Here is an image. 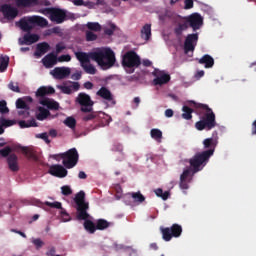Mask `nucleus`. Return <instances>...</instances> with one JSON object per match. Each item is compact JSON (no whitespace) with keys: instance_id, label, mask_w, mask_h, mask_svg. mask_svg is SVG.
<instances>
[{"instance_id":"nucleus-30","label":"nucleus","mask_w":256,"mask_h":256,"mask_svg":"<svg viewBox=\"0 0 256 256\" xmlns=\"http://www.w3.org/2000/svg\"><path fill=\"white\" fill-rule=\"evenodd\" d=\"M141 38L145 41L151 39V24H145L141 29Z\"/></svg>"},{"instance_id":"nucleus-59","label":"nucleus","mask_w":256,"mask_h":256,"mask_svg":"<svg viewBox=\"0 0 256 256\" xmlns=\"http://www.w3.org/2000/svg\"><path fill=\"white\" fill-rule=\"evenodd\" d=\"M73 91H79L81 85L79 82H72V85L70 86Z\"/></svg>"},{"instance_id":"nucleus-18","label":"nucleus","mask_w":256,"mask_h":256,"mask_svg":"<svg viewBox=\"0 0 256 256\" xmlns=\"http://www.w3.org/2000/svg\"><path fill=\"white\" fill-rule=\"evenodd\" d=\"M45 205H47V207H50L51 209H61V217L64 221H71V217L69 216V213H67V211H65V209H63V206L61 204V202H49L46 201Z\"/></svg>"},{"instance_id":"nucleus-47","label":"nucleus","mask_w":256,"mask_h":256,"mask_svg":"<svg viewBox=\"0 0 256 256\" xmlns=\"http://www.w3.org/2000/svg\"><path fill=\"white\" fill-rule=\"evenodd\" d=\"M36 137L38 139H42L43 141H45V143H47V145H49V143H51V140H49V134L47 132L37 134Z\"/></svg>"},{"instance_id":"nucleus-39","label":"nucleus","mask_w":256,"mask_h":256,"mask_svg":"<svg viewBox=\"0 0 256 256\" xmlns=\"http://www.w3.org/2000/svg\"><path fill=\"white\" fill-rule=\"evenodd\" d=\"M64 125H66V127H69L70 129H75L77 125V120H75V118L73 117H67L64 121Z\"/></svg>"},{"instance_id":"nucleus-33","label":"nucleus","mask_w":256,"mask_h":256,"mask_svg":"<svg viewBox=\"0 0 256 256\" xmlns=\"http://www.w3.org/2000/svg\"><path fill=\"white\" fill-rule=\"evenodd\" d=\"M18 124L21 129H27L29 127H37V122L35 121V119L28 120V121L21 120L18 122Z\"/></svg>"},{"instance_id":"nucleus-56","label":"nucleus","mask_w":256,"mask_h":256,"mask_svg":"<svg viewBox=\"0 0 256 256\" xmlns=\"http://www.w3.org/2000/svg\"><path fill=\"white\" fill-rule=\"evenodd\" d=\"M193 0H185L184 1V9H193Z\"/></svg>"},{"instance_id":"nucleus-10","label":"nucleus","mask_w":256,"mask_h":256,"mask_svg":"<svg viewBox=\"0 0 256 256\" xmlns=\"http://www.w3.org/2000/svg\"><path fill=\"white\" fill-rule=\"evenodd\" d=\"M76 103L80 105V111L82 113H91L93 111V105L95 102L92 101L91 96L87 93H79L76 97Z\"/></svg>"},{"instance_id":"nucleus-38","label":"nucleus","mask_w":256,"mask_h":256,"mask_svg":"<svg viewBox=\"0 0 256 256\" xmlns=\"http://www.w3.org/2000/svg\"><path fill=\"white\" fill-rule=\"evenodd\" d=\"M22 153H24L28 159H37V156H35V152H33L32 149H29L28 147L22 146L20 147Z\"/></svg>"},{"instance_id":"nucleus-43","label":"nucleus","mask_w":256,"mask_h":256,"mask_svg":"<svg viewBox=\"0 0 256 256\" xmlns=\"http://www.w3.org/2000/svg\"><path fill=\"white\" fill-rule=\"evenodd\" d=\"M8 89H10V91H13L14 93H21V88H19V83H15L13 81H11L8 84Z\"/></svg>"},{"instance_id":"nucleus-46","label":"nucleus","mask_w":256,"mask_h":256,"mask_svg":"<svg viewBox=\"0 0 256 256\" xmlns=\"http://www.w3.org/2000/svg\"><path fill=\"white\" fill-rule=\"evenodd\" d=\"M0 124L4 127H12V125H15V120H7L5 118H1Z\"/></svg>"},{"instance_id":"nucleus-26","label":"nucleus","mask_w":256,"mask_h":256,"mask_svg":"<svg viewBox=\"0 0 256 256\" xmlns=\"http://www.w3.org/2000/svg\"><path fill=\"white\" fill-rule=\"evenodd\" d=\"M124 199H132L133 203H137V205H140V203H143L145 201V196L138 191L126 194Z\"/></svg>"},{"instance_id":"nucleus-28","label":"nucleus","mask_w":256,"mask_h":256,"mask_svg":"<svg viewBox=\"0 0 256 256\" xmlns=\"http://www.w3.org/2000/svg\"><path fill=\"white\" fill-rule=\"evenodd\" d=\"M53 93H55V89L53 87L42 86L36 91V97H42V99H45V95H53Z\"/></svg>"},{"instance_id":"nucleus-31","label":"nucleus","mask_w":256,"mask_h":256,"mask_svg":"<svg viewBox=\"0 0 256 256\" xmlns=\"http://www.w3.org/2000/svg\"><path fill=\"white\" fill-rule=\"evenodd\" d=\"M182 111V119H185L186 121L193 119V108H190L189 106H183Z\"/></svg>"},{"instance_id":"nucleus-53","label":"nucleus","mask_w":256,"mask_h":256,"mask_svg":"<svg viewBox=\"0 0 256 256\" xmlns=\"http://www.w3.org/2000/svg\"><path fill=\"white\" fill-rule=\"evenodd\" d=\"M65 49H67V46H65V44L63 42H59L56 44V55L58 53H62L63 51H65Z\"/></svg>"},{"instance_id":"nucleus-23","label":"nucleus","mask_w":256,"mask_h":256,"mask_svg":"<svg viewBox=\"0 0 256 256\" xmlns=\"http://www.w3.org/2000/svg\"><path fill=\"white\" fill-rule=\"evenodd\" d=\"M40 105H43L44 107H47V109H50L52 111H59V104L55 102V100L49 98H41Z\"/></svg>"},{"instance_id":"nucleus-21","label":"nucleus","mask_w":256,"mask_h":256,"mask_svg":"<svg viewBox=\"0 0 256 256\" xmlns=\"http://www.w3.org/2000/svg\"><path fill=\"white\" fill-rule=\"evenodd\" d=\"M19 158L15 154H10L7 158V163L10 171L14 173L19 171Z\"/></svg>"},{"instance_id":"nucleus-35","label":"nucleus","mask_w":256,"mask_h":256,"mask_svg":"<svg viewBox=\"0 0 256 256\" xmlns=\"http://www.w3.org/2000/svg\"><path fill=\"white\" fill-rule=\"evenodd\" d=\"M110 223L105 219H98L96 222V229L98 231H104V229L109 228Z\"/></svg>"},{"instance_id":"nucleus-37","label":"nucleus","mask_w":256,"mask_h":256,"mask_svg":"<svg viewBox=\"0 0 256 256\" xmlns=\"http://www.w3.org/2000/svg\"><path fill=\"white\" fill-rule=\"evenodd\" d=\"M150 135H151L152 139H155V141H161V139H163V132H161V130H159L157 128H153L150 131Z\"/></svg>"},{"instance_id":"nucleus-12","label":"nucleus","mask_w":256,"mask_h":256,"mask_svg":"<svg viewBox=\"0 0 256 256\" xmlns=\"http://www.w3.org/2000/svg\"><path fill=\"white\" fill-rule=\"evenodd\" d=\"M184 19L188 24V27H191L193 31H199L203 27V16L199 13H193L189 16H185Z\"/></svg>"},{"instance_id":"nucleus-7","label":"nucleus","mask_w":256,"mask_h":256,"mask_svg":"<svg viewBox=\"0 0 256 256\" xmlns=\"http://www.w3.org/2000/svg\"><path fill=\"white\" fill-rule=\"evenodd\" d=\"M160 233L162 235L163 241L169 242L171 239L179 238L183 233V227L179 224H173L171 227H160Z\"/></svg>"},{"instance_id":"nucleus-4","label":"nucleus","mask_w":256,"mask_h":256,"mask_svg":"<svg viewBox=\"0 0 256 256\" xmlns=\"http://www.w3.org/2000/svg\"><path fill=\"white\" fill-rule=\"evenodd\" d=\"M92 58L104 70L111 69L116 61L115 52L111 48H96Z\"/></svg>"},{"instance_id":"nucleus-60","label":"nucleus","mask_w":256,"mask_h":256,"mask_svg":"<svg viewBox=\"0 0 256 256\" xmlns=\"http://www.w3.org/2000/svg\"><path fill=\"white\" fill-rule=\"evenodd\" d=\"M170 195L169 191L162 192L161 199H163V201H167Z\"/></svg>"},{"instance_id":"nucleus-58","label":"nucleus","mask_w":256,"mask_h":256,"mask_svg":"<svg viewBox=\"0 0 256 256\" xmlns=\"http://www.w3.org/2000/svg\"><path fill=\"white\" fill-rule=\"evenodd\" d=\"M95 2L92 1H85L84 2V7H87L88 9H95Z\"/></svg>"},{"instance_id":"nucleus-48","label":"nucleus","mask_w":256,"mask_h":256,"mask_svg":"<svg viewBox=\"0 0 256 256\" xmlns=\"http://www.w3.org/2000/svg\"><path fill=\"white\" fill-rule=\"evenodd\" d=\"M117 29V26L115 24H110L109 28H105L104 29V33L105 35H113V33H115V30Z\"/></svg>"},{"instance_id":"nucleus-52","label":"nucleus","mask_w":256,"mask_h":256,"mask_svg":"<svg viewBox=\"0 0 256 256\" xmlns=\"http://www.w3.org/2000/svg\"><path fill=\"white\" fill-rule=\"evenodd\" d=\"M86 41H97V36L91 31H86Z\"/></svg>"},{"instance_id":"nucleus-41","label":"nucleus","mask_w":256,"mask_h":256,"mask_svg":"<svg viewBox=\"0 0 256 256\" xmlns=\"http://www.w3.org/2000/svg\"><path fill=\"white\" fill-rule=\"evenodd\" d=\"M61 193L64 197H69V195H73V190L71 189V186L64 185L61 187Z\"/></svg>"},{"instance_id":"nucleus-64","label":"nucleus","mask_w":256,"mask_h":256,"mask_svg":"<svg viewBox=\"0 0 256 256\" xmlns=\"http://www.w3.org/2000/svg\"><path fill=\"white\" fill-rule=\"evenodd\" d=\"M85 89H93V84L90 81L84 83Z\"/></svg>"},{"instance_id":"nucleus-14","label":"nucleus","mask_w":256,"mask_h":256,"mask_svg":"<svg viewBox=\"0 0 256 256\" xmlns=\"http://www.w3.org/2000/svg\"><path fill=\"white\" fill-rule=\"evenodd\" d=\"M197 41H199L198 33L188 34L184 41V52L187 54L191 51H195V47L197 46Z\"/></svg>"},{"instance_id":"nucleus-62","label":"nucleus","mask_w":256,"mask_h":256,"mask_svg":"<svg viewBox=\"0 0 256 256\" xmlns=\"http://www.w3.org/2000/svg\"><path fill=\"white\" fill-rule=\"evenodd\" d=\"M173 114H174V112L172 109L165 110V117H168V118L173 117Z\"/></svg>"},{"instance_id":"nucleus-42","label":"nucleus","mask_w":256,"mask_h":256,"mask_svg":"<svg viewBox=\"0 0 256 256\" xmlns=\"http://www.w3.org/2000/svg\"><path fill=\"white\" fill-rule=\"evenodd\" d=\"M0 113L1 115H7L9 113V107H7V101L5 100L0 101Z\"/></svg>"},{"instance_id":"nucleus-34","label":"nucleus","mask_w":256,"mask_h":256,"mask_svg":"<svg viewBox=\"0 0 256 256\" xmlns=\"http://www.w3.org/2000/svg\"><path fill=\"white\" fill-rule=\"evenodd\" d=\"M7 67H9V57L1 56V58H0V73H5V71H7Z\"/></svg>"},{"instance_id":"nucleus-63","label":"nucleus","mask_w":256,"mask_h":256,"mask_svg":"<svg viewBox=\"0 0 256 256\" xmlns=\"http://www.w3.org/2000/svg\"><path fill=\"white\" fill-rule=\"evenodd\" d=\"M48 135L53 138L57 137V130L55 129L49 130Z\"/></svg>"},{"instance_id":"nucleus-16","label":"nucleus","mask_w":256,"mask_h":256,"mask_svg":"<svg viewBox=\"0 0 256 256\" xmlns=\"http://www.w3.org/2000/svg\"><path fill=\"white\" fill-rule=\"evenodd\" d=\"M48 173L53 175V177H58L59 179H63V177H67V169L62 165L55 164L50 166Z\"/></svg>"},{"instance_id":"nucleus-15","label":"nucleus","mask_w":256,"mask_h":256,"mask_svg":"<svg viewBox=\"0 0 256 256\" xmlns=\"http://www.w3.org/2000/svg\"><path fill=\"white\" fill-rule=\"evenodd\" d=\"M50 75L54 77V79L61 81L63 79H67L69 75H71V68L69 67H56L50 71Z\"/></svg>"},{"instance_id":"nucleus-32","label":"nucleus","mask_w":256,"mask_h":256,"mask_svg":"<svg viewBox=\"0 0 256 256\" xmlns=\"http://www.w3.org/2000/svg\"><path fill=\"white\" fill-rule=\"evenodd\" d=\"M17 7H32L37 5V0H15Z\"/></svg>"},{"instance_id":"nucleus-20","label":"nucleus","mask_w":256,"mask_h":256,"mask_svg":"<svg viewBox=\"0 0 256 256\" xmlns=\"http://www.w3.org/2000/svg\"><path fill=\"white\" fill-rule=\"evenodd\" d=\"M16 109H24V111H18V115H24V117H28L29 115V105H27V102L23 100V98H18L16 100Z\"/></svg>"},{"instance_id":"nucleus-13","label":"nucleus","mask_w":256,"mask_h":256,"mask_svg":"<svg viewBox=\"0 0 256 256\" xmlns=\"http://www.w3.org/2000/svg\"><path fill=\"white\" fill-rule=\"evenodd\" d=\"M153 77H156V79L153 80V85H167L171 81V75L165 74V72L159 70V69H154L152 72Z\"/></svg>"},{"instance_id":"nucleus-50","label":"nucleus","mask_w":256,"mask_h":256,"mask_svg":"<svg viewBox=\"0 0 256 256\" xmlns=\"http://www.w3.org/2000/svg\"><path fill=\"white\" fill-rule=\"evenodd\" d=\"M59 63H69L71 61V55L65 54L57 58Z\"/></svg>"},{"instance_id":"nucleus-51","label":"nucleus","mask_w":256,"mask_h":256,"mask_svg":"<svg viewBox=\"0 0 256 256\" xmlns=\"http://www.w3.org/2000/svg\"><path fill=\"white\" fill-rule=\"evenodd\" d=\"M89 114L83 116V121H93V119H95L97 117V114H95V112H87Z\"/></svg>"},{"instance_id":"nucleus-24","label":"nucleus","mask_w":256,"mask_h":256,"mask_svg":"<svg viewBox=\"0 0 256 256\" xmlns=\"http://www.w3.org/2000/svg\"><path fill=\"white\" fill-rule=\"evenodd\" d=\"M96 95L98 97H101L105 101H113V93H111V90L107 87L103 86L101 87L97 92Z\"/></svg>"},{"instance_id":"nucleus-5","label":"nucleus","mask_w":256,"mask_h":256,"mask_svg":"<svg viewBox=\"0 0 256 256\" xmlns=\"http://www.w3.org/2000/svg\"><path fill=\"white\" fill-rule=\"evenodd\" d=\"M200 109H203L206 111L202 117V119L195 123V127L198 131H211V129H215L217 127V121L215 120V112L211 108H209V105L207 104H200Z\"/></svg>"},{"instance_id":"nucleus-8","label":"nucleus","mask_w":256,"mask_h":256,"mask_svg":"<svg viewBox=\"0 0 256 256\" xmlns=\"http://www.w3.org/2000/svg\"><path fill=\"white\" fill-rule=\"evenodd\" d=\"M60 157L63 159L62 163L66 169H73L79 163V152H77V148L69 149L60 154Z\"/></svg>"},{"instance_id":"nucleus-9","label":"nucleus","mask_w":256,"mask_h":256,"mask_svg":"<svg viewBox=\"0 0 256 256\" xmlns=\"http://www.w3.org/2000/svg\"><path fill=\"white\" fill-rule=\"evenodd\" d=\"M0 15H2L3 20L7 23L15 21L19 17V9L11 4H2L0 5Z\"/></svg>"},{"instance_id":"nucleus-57","label":"nucleus","mask_w":256,"mask_h":256,"mask_svg":"<svg viewBox=\"0 0 256 256\" xmlns=\"http://www.w3.org/2000/svg\"><path fill=\"white\" fill-rule=\"evenodd\" d=\"M11 233H17V235H20L21 237H23L24 239H27V234H25V232H22L21 230H17V229H10Z\"/></svg>"},{"instance_id":"nucleus-11","label":"nucleus","mask_w":256,"mask_h":256,"mask_svg":"<svg viewBox=\"0 0 256 256\" xmlns=\"http://www.w3.org/2000/svg\"><path fill=\"white\" fill-rule=\"evenodd\" d=\"M44 11L50 15V21L57 23V25H61L67 19V12L61 8H46Z\"/></svg>"},{"instance_id":"nucleus-25","label":"nucleus","mask_w":256,"mask_h":256,"mask_svg":"<svg viewBox=\"0 0 256 256\" xmlns=\"http://www.w3.org/2000/svg\"><path fill=\"white\" fill-rule=\"evenodd\" d=\"M49 49H51V46L49 45V43L41 42V43L37 44L36 51H35L34 55H35V57L39 58L42 55H45V53H47V51H49Z\"/></svg>"},{"instance_id":"nucleus-27","label":"nucleus","mask_w":256,"mask_h":256,"mask_svg":"<svg viewBox=\"0 0 256 256\" xmlns=\"http://www.w3.org/2000/svg\"><path fill=\"white\" fill-rule=\"evenodd\" d=\"M187 29H189V24H187V20H185V17H183L182 21H180L175 27L174 33L177 35V37H181V35H183V31H187Z\"/></svg>"},{"instance_id":"nucleus-61","label":"nucleus","mask_w":256,"mask_h":256,"mask_svg":"<svg viewBox=\"0 0 256 256\" xmlns=\"http://www.w3.org/2000/svg\"><path fill=\"white\" fill-rule=\"evenodd\" d=\"M205 76V71L200 70L195 74V79H201V77Z\"/></svg>"},{"instance_id":"nucleus-6","label":"nucleus","mask_w":256,"mask_h":256,"mask_svg":"<svg viewBox=\"0 0 256 256\" xmlns=\"http://www.w3.org/2000/svg\"><path fill=\"white\" fill-rule=\"evenodd\" d=\"M141 65V58L135 51H128L122 58V66L125 69H130L128 73H135V68Z\"/></svg>"},{"instance_id":"nucleus-1","label":"nucleus","mask_w":256,"mask_h":256,"mask_svg":"<svg viewBox=\"0 0 256 256\" xmlns=\"http://www.w3.org/2000/svg\"><path fill=\"white\" fill-rule=\"evenodd\" d=\"M219 144L217 137L206 138L203 141L204 149H208L202 152L196 153L192 158L189 159L190 167L183 170L180 175L179 187L180 189H189V183L193 181L195 173L203 171L205 165L209 163V159L213 157L215 148Z\"/></svg>"},{"instance_id":"nucleus-44","label":"nucleus","mask_w":256,"mask_h":256,"mask_svg":"<svg viewBox=\"0 0 256 256\" xmlns=\"http://www.w3.org/2000/svg\"><path fill=\"white\" fill-rule=\"evenodd\" d=\"M58 89H60V91H62V93H64L65 95H71V93H73L71 86H65V85H58L57 86Z\"/></svg>"},{"instance_id":"nucleus-2","label":"nucleus","mask_w":256,"mask_h":256,"mask_svg":"<svg viewBox=\"0 0 256 256\" xmlns=\"http://www.w3.org/2000/svg\"><path fill=\"white\" fill-rule=\"evenodd\" d=\"M19 27L25 34L22 38H19V45H33V43H37L40 37L38 34H30L35 27H47L49 22L47 19L40 16H29L20 19L18 22Z\"/></svg>"},{"instance_id":"nucleus-19","label":"nucleus","mask_w":256,"mask_h":256,"mask_svg":"<svg viewBox=\"0 0 256 256\" xmlns=\"http://www.w3.org/2000/svg\"><path fill=\"white\" fill-rule=\"evenodd\" d=\"M57 54L51 52L49 54H47L43 59H42V63L44 65V67H46V69H51V67H53L54 65H57Z\"/></svg>"},{"instance_id":"nucleus-49","label":"nucleus","mask_w":256,"mask_h":256,"mask_svg":"<svg viewBox=\"0 0 256 256\" xmlns=\"http://www.w3.org/2000/svg\"><path fill=\"white\" fill-rule=\"evenodd\" d=\"M33 245H35L36 249H41L43 245H45V242L41 240L40 238H35L32 240Z\"/></svg>"},{"instance_id":"nucleus-22","label":"nucleus","mask_w":256,"mask_h":256,"mask_svg":"<svg viewBox=\"0 0 256 256\" xmlns=\"http://www.w3.org/2000/svg\"><path fill=\"white\" fill-rule=\"evenodd\" d=\"M200 65H204L205 69H211L215 65V59L209 54H205L200 59H197Z\"/></svg>"},{"instance_id":"nucleus-17","label":"nucleus","mask_w":256,"mask_h":256,"mask_svg":"<svg viewBox=\"0 0 256 256\" xmlns=\"http://www.w3.org/2000/svg\"><path fill=\"white\" fill-rule=\"evenodd\" d=\"M93 55H95V51L92 52H75V57L80 61L81 67L84 65H87L88 63H91V60L93 61Z\"/></svg>"},{"instance_id":"nucleus-29","label":"nucleus","mask_w":256,"mask_h":256,"mask_svg":"<svg viewBox=\"0 0 256 256\" xmlns=\"http://www.w3.org/2000/svg\"><path fill=\"white\" fill-rule=\"evenodd\" d=\"M38 113L36 114V119L38 121H45L49 115H51V112L49 110L45 109L44 107H38Z\"/></svg>"},{"instance_id":"nucleus-40","label":"nucleus","mask_w":256,"mask_h":256,"mask_svg":"<svg viewBox=\"0 0 256 256\" xmlns=\"http://www.w3.org/2000/svg\"><path fill=\"white\" fill-rule=\"evenodd\" d=\"M86 27L90 31H101V24H99L98 22H88L86 24Z\"/></svg>"},{"instance_id":"nucleus-36","label":"nucleus","mask_w":256,"mask_h":256,"mask_svg":"<svg viewBox=\"0 0 256 256\" xmlns=\"http://www.w3.org/2000/svg\"><path fill=\"white\" fill-rule=\"evenodd\" d=\"M82 69L85 71V73H87L88 75H95L97 73V68H95V66H93V64L88 63V64H84L82 66Z\"/></svg>"},{"instance_id":"nucleus-3","label":"nucleus","mask_w":256,"mask_h":256,"mask_svg":"<svg viewBox=\"0 0 256 256\" xmlns=\"http://www.w3.org/2000/svg\"><path fill=\"white\" fill-rule=\"evenodd\" d=\"M75 209L77 211L76 218L78 221H84V229L93 235L97 230V225L93 221L89 220V202L85 201V192L80 191L74 198Z\"/></svg>"},{"instance_id":"nucleus-54","label":"nucleus","mask_w":256,"mask_h":256,"mask_svg":"<svg viewBox=\"0 0 256 256\" xmlns=\"http://www.w3.org/2000/svg\"><path fill=\"white\" fill-rule=\"evenodd\" d=\"M112 151L115 153H123V145L120 143H115L112 147Z\"/></svg>"},{"instance_id":"nucleus-55","label":"nucleus","mask_w":256,"mask_h":256,"mask_svg":"<svg viewBox=\"0 0 256 256\" xmlns=\"http://www.w3.org/2000/svg\"><path fill=\"white\" fill-rule=\"evenodd\" d=\"M82 75H83V72L76 70L75 73L71 75V79H73V81H79Z\"/></svg>"},{"instance_id":"nucleus-45","label":"nucleus","mask_w":256,"mask_h":256,"mask_svg":"<svg viewBox=\"0 0 256 256\" xmlns=\"http://www.w3.org/2000/svg\"><path fill=\"white\" fill-rule=\"evenodd\" d=\"M13 149L9 146H6L5 148L1 149L0 150V155L2 157H8L9 158V155H11Z\"/></svg>"}]
</instances>
